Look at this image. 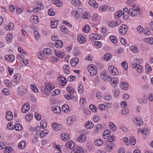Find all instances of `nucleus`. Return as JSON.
Returning <instances> with one entry per match:
<instances>
[{"label": "nucleus", "instance_id": "25", "mask_svg": "<svg viewBox=\"0 0 153 153\" xmlns=\"http://www.w3.org/2000/svg\"><path fill=\"white\" fill-rule=\"evenodd\" d=\"M18 51L19 52L21 53V54H19L18 55V57L19 58L21 57L22 58V57H23L22 54H24L25 55H27L26 52L24 51V50L21 47H19L18 48Z\"/></svg>", "mask_w": 153, "mask_h": 153}, {"label": "nucleus", "instance_id": "13", "mask_svg": "<svg viewBox=\"0 0 153 153\" xmlns=\"http://www.w3.org/2000/svg\"><path fill=\"white\" fill-rule=\"evenodd\" d=\"M118 83V79L116 77L112 78L111 79V84L113 87H115Z\"/></svg>", "mask_w": 153, "mask_h": 153}, {"label": "nucleus", "instance_id": "46", "mask_svg": "<svg viewBox=\"0 0 153 153\" xmlns=\"http://www.w3.org/2000/svg\"><path fill=\"white\" fill-rule=\"evenodd\" d=\"M12 150L13 148L11 147L7 146L5 148L4 153H10L12 151Z\"/></svg>", "mask_w": 153, "mask_h": 153}, {"label": "nucleus", "instance_id": "6", "mask_svg": "<svg viewBox=\"0 0 153 153\" xmlns=\"http://www.w3.org/2000/svg\"><path fill=\"white\" fill-rule=\"evenodd\" d=\"M82 12V10L81 8H77L73 10L72 12V14L75 17H78L79 16L81 13Z\"/></svg>", "mask_w": 153, "mask_h": 153}, {"label": "nucleus", "instance_id": "44", "mask_svg": "<svg viewBox=\"0 0 153 153\" xmlns=\"http://www.w3.org/2000/svg\"><path fill=\"white\" fill-rule=\"evenodd\" d=\"M100 16L98 14H94L92 17V19L93 21H95L97 20H99Z\"/></svg>", "mask_w": 153, "mask_h": 153}, {"label": "nucleus", "instance_id": "28", "mask_svg": "<svg viewBox=\"0 0 153 153\" xmlns=\"http://www.w3.org/2000/svg\"><path fill=\"white\" fill-rule=\"evenodd\" d=\"M58 21L57 20H53L51 21V26L52 28H56L58 25Z\"/></svg>", "mask_w": 153, "mask_h": 153}, {"label": "nucleus", "instance_id": "5", "mask_svg": "<svg viewBox=\"0 0 153 153\" xmlns=\"http://www.w3.org/2000/svg\"><path fill=\"white\" fill-rule=\"evenodd\" d=\"M128 29V27L127 25L125 24H123L120 26L119 32L120 34L124 35L127 32Z\"/></svg>", "mask_w": 153, "mask_h": 153}, {"label": "nucleus", "instance_id": "12", "mask_svg": "<svg viewBox=\"0 0 153 153\" xmlns=\"http://www.w3.org/2000/svg\"><path fill=\"white\" fill-rule=\"evenodd\" d=\"M51 110L55 114H59L61 111V108L58 106H54L51 107Z\"/></svg>", "mask_w": 153, "mask_h": 153}, {"label": "nucleus", "instance_id": "20", "mask_svg": "<svg viewBox=\"0 0 153 153\" xmlns=\"http://www.w3.org/2000/svg\"><path fill=\"white\" fill-rule=\"evenodd\" d=\"M79 60L77 58L71 59L70 61V64L72 66L75 67L79 62Z\"/></svg>", "mask_w": 153, "mask_h": 153}, {"label": "nucleus", "instance_id": "42", "mask_svg": "<svg viewBox=\"0 0 153 153\" xmlns=\"http://www.w3.org/2000/svg\"><path fill=\"white\" fill-rule=\"evenodd\" d=\"M109 39L114 44H116L117 42V39L116 37L114 36H111L109 37Z\"/></svg>", "mask_w": 153, "mask_h": 153}, {"label": "nucleus", "instance_id": "26", "mask_svg": "<svg viewBox=\"0 0 153 153\" xmlns=\"http://www.w3.org/2000/svg\"><path fill=\"white\" fill-rule=\"evenodd\" d=\"M72 4L74 6L79 7L81 5V1L80 0H71Z\"/></svg>", "mask_w": 153, "mask_h": 153}, {"label": "nucleus", "instance_id": "36", "mask_svg": "<svg viewBox=\"0 0 153 153\" xmlns=\"http://www.w3.org/2000/svg\"><path fill=\"white\" fill-rule=\"evenodd\" d=\"M114 146V144H108L107 146H106V148L107 150V151L108 152L111 151Z\"/></svg>", "mask_w": 153, "mask_h": 153}, {"label": "nucleus", "instance_id": "14", "mask_svg": "<svg viewBox=\"0 0 153 153\" xmlns=\"http://www.w3.org/2000/svg\"><path fill=\"white\" fill-rule=\"evenodd\" d=\"M52 127L54 130L56 131H59L62 128L61 125L56 123H52Z\"/></svg>", "mask_w": 153, "mask_h": 153}, {"label": "nucleus", "instance_id": "10", "mask_svg": "<svg viewBox=\"0 0 153 153\" xmlns=\"http://www.w3.org/2000/svg\"><path fill=\"white\" fill-rule=\"evenodd\" d=\"M100 78L104 81H108L110 78V76L108 75L105 71H102L100 75Z\"/></svg>", "mask_w": 153, "mask_h": 153}, {"label": "nucleus", "instance_id": "47", "mask_svg": "<svg viewBox=\"0 0 153 153\" xmlns=\"http://www.w3.org/2000/svg\"><path fill=\"white\" fill-rule=\"evenodd\" d=\"M110 134L109 131L108 130H106L103 133V137L105 139L107 138Z\"/></svg>", "mask_w": 153, "mask_h": 153}, {"label": "nucleus", "instance_id": "4", "mask_svg": "<svg viewBox=\"0 0 153 153\" xmlns=\"http://www.w3.org/2000/svg\"><path fill=\"white\" fill-rule=\"evenodd\" d=\"M21 77V75L19 74H17L14 75L13 79L12 81V83L14 84V85H16L18 84Z\"/></svg>", "mask_w": 153, "mask_h": 153}, {"label": "nucleus", "instance_id": "64", "mask_svg": "<svg viewBox=\"0 0 153 153\" xmlns=\"http://www.w3.org/2000/svg\"><path fill=\"white\" fill-rule=\"evenodd\" d=\"M130 49L133 52L136 53L137 52L138 50L137 47L134 46H132L130 47Z\"/></svg>", "mask_w": 153, "mask_h": 153}, {"label": "nucleus", "instance_id": "31", "mask_svg": "<svg viewBox=\"0 0 153 153\" xmlns=\"http://www.w3.org/2000/svg\"><path fill=\"white\" fill-rule=\"evenodd\" d=\"M66 90L70 94H73L75 92L74 89L70 85L68 86L66 88Z\"/></svg>", "mask_w": 153, "mask_h": 153}, {"label": "nucleus", "instance_id": "59", "mask_svg": "<svg viewBox=\"0 0 153 153\" xmlns=\"http://www.w3.org/2000/svg\"><path fill=\"white\" fill-rule=\"evenodd\" d=\"M145 68L146 72L148 74L150 73L152 70L151 67L149 65H148L145 66Z\"/></svg>", "mask_w": 153, "mask_h": 153}, {"label": "nucleus", "instance_id": "35", "mask_svg": "<svg viewBox=\"0 0 153 153\" xmlns=\"http://www.w3.org/2000/svg\"><path fill=\"white\" fill-rule=\"evenodd\" d=\"M143 40L144 42L150 45H152L153 44V38L150 37L148 38H145L143 39Z\"/></svg>", "mask_w": 153, "mask_h": 153}, {"label": "nucleus", "instance_id": "63", "mask_svg": "<svg viewBox=\"0 0 153 153\" xmlns=\"http://www.w3.org/2000/svg\"><path fill=\"white\" fill-rule=\"evenodd\" d=\"M40 125L42 128H45L47 127V124L45 121L42 120L40 123Z\"/></svg>", "mask_w": 153, "mask_h": 153}, {"label": "nucleus", "instance_id": "37", "mask_svg": "<svg viewBox=\"0 0 153 153\" xmlns=\"http://www.w3.org/2000/svg\"><path fill=\"white\" fill-rule=\"evenodd\" d=\"M14 28V25L13 23L12 22L9 23L8 25L6 27V29L7 30L11 31Z\"/></svg>", "mask_w": 153, "mask_h": 153}, {"label": "nucleus", "instance_id": "58", "mask_svg": "<svg viewBox=\"0 0 153 153\" xmlns=\"http://www.w3.org/2000/svg\"><path fill=\"white\" fill-rule=\"evenodd\" d=\"M103 127L101 124H97L95 128V131H99L100 129H102Z\"/></svg>", "mask_w": 153, "mask_h": 153}, {"label": "nucleus", "instance_id": "18", "mask_svg": "<svg viewBox=\"0 0 153 153\" xmlns=\"http://www.w3.org/2000/svg\"><path fill=\"white\" fill-rule=\"evenodd\" d=\"M77 39L79 42L83 43L85 41L86 38L85 35H79L78 36Z\"/></svg>", "mask_w": 153, "mask_h": 153}, {"label": "nucleus", "instance_id": "48", "mask_svg": "<svg viewBox=\"0 0 153 153\" xmlns=\"http://www.w3.org/2000/svg\"><path fill=\"white\" fill-rule=\"evenodd\" d=\"M33 117V115L31 114H28L25 117V119L28 122H30Z\"/></svg>", "mask_w": 153, "mask_h": 153}, {"label": "nucleus", "instance_id": "17", "mask_svg": "<svg viewBox=\"0 0 153 153\" xmlns=\"http://www.w3.org/2000/svg\"><path fill=\"white\" fill-rule=\"evenodd\" d=\"M30 21L31 22L37 24L39 22V19L37 16H31L30 18Z\"/></svg>", "mask_w": 153, "mask_h": 153}, {"label": "nucleus", "instance_id": "15", "mask_svg": "<svg viewBox=\"0 0 153 153\" xmlns=\"http://www.w3.org/2000/svg\"><path fill=\"white\" fill-rule=\"evenodd\" d=\"M84 150L79 147H76L75 149L72 150L71 153H84Z\"/></svg>", "mask_w": 153, "mask_h": 153}, {"label": "nucleus", "instance_id": "53", "mask_svg": "<svg viewBox=\"0 0 153 153\" xmlns=\"http://www.w3.org/2000/svg\"><path fill=\"white\" fill-rule=\"evenodd\" d=\"M43 53H44L45 54H46L47 55H49L51 53V50L49 48H45L43 50Z\"/></svg>", "mask_w": 153, "mask_h": 153}, {"label": "nucleus", "instance_id": "52", "mask_svg": "<svg viewBox=\"0 0 153 153\" xmlns=\"http://www.w3.org/2000/svg\"><path fill=\"white\" fill-rule=\"evenodd\" d=\"M109 126L110 128L113 131H114L116 129V126L113 123H109Z\"/></svg>", "mask_w": 153, "mask_h": 153}, {"label": "nucleus", "instance_id": "43", "mask_svg": "<svg viewBox=\"0 0 153 153\" xmlns=\"http://www.w3.org/2000/svg\"><path fill=\"white\" fill-rule=\"evenodd\" d=\"M104 99L107 101H111L112 100V96L109 94H106L104 96Z\"/></svg>", "mask_w": 153, "mask_h": 153}, {"label": "nucleus", "instance_id": "9", "mask_svg": "<svg viewBox=\"0 0 153 153\" xmlns=\"http://www.w3.org/2000/svg\"><path fill=\"white\" fill-rule=\"evenodd\" d=\"M59 84L62 86L65 85L67 83L66 78L61 76H59L58 78Z\"/></svg>", "mask_w": 153, "mask_h": 153}, {"label": "nucleus", "instance_id": "61", "mask_svg": "<svg viewBox=\"0 0 153 153\" xmlns=\"http://www.w3.org/2000/svg\"><path fill=\"white\" fill-rule=\"evenodd\" d=\"M2 92L5 95H8L9 94L10 91L8 89L4 88L2 90Z\"/></svg>", "mask_w": 153, "mask_h": 153}, {"label": "nucleus", "instance_id": "57", "mask_svg": "<svg viewBox=\"0 0 153 153\" xmlns=\"http://www.w3.org/2000/svg\"><path fill=\"white\" fill-rule=\"evenodd\" d=\"M83 87L82 85H79L78 87V91L79 94H81L83 92Z\"/></svg>", "mask_w": 153, "mask_h": 153}, {"label": "nucleus", "instance_id": "29", "mask_svg": "<svg viewBox=\"0 0 153 153\" xmlns=\"http://www.w3.org/2000/svg\"><path fill=\"white\" fill-rule=\"evenodd\" d=\"M94 125L92 122L88 121L85 124V127L87 129L92 128L94 127Z\"/></svg>", "mask_w": 153, "mask_h": 153}, {"label": "nucleus", "instance_id": "34", "mask_svg": "<svg viewBox=\"0 0 153 153\" xmlns=\"http://www.w3.org/2000/svg\"><path fill=\"white\" fill-rule=\"evenodd\" d=\"M75 120V117L74 116L69 117L67 120V123L69 124H71L74 122Z\"/></svg>", "mask_w": 153, "mask_h": 153}, {"label": "nucleus", "instance_id": "2", "mask_svg": "<svg viewBox=\"0 0 153 153\" xmlns=\"http://www.w3.org/2000/svg\"><path fill=\"white\" fill-rule=\"evenodd\" d=\"M88 68L89 73L92 75H95L97 73V69L94 65H90L88 66Z\"/></svg>", "mask_w": 153, "mask_h": 153}, {"label": "nucleus", "instance_id": "45", "mask_svg": "<svg viewBox=\"0 0 153 153\" xmlns=\"http://www.w3.org/2000/svg\"><path fill=\"white\" fill-rule=\"evenodd\" d=\"M111 55L110 53H106L104 55V59L107 61L109 60L111 58Z\"/></svg>", "mask_w": 153, "mask_h": 153}, {"label": "nucleus", "instance_id": "8", "mask_svg": "<svg viewBox=\"0 0 153 153\" xmlns=\"http://www.w3.org/2000/svg\"><path fill=\"white\" fill-rule=\"evenodd\" d=\"M54 88V87L50 83H45V91L46 93H48L52 90Z\"/></svg>", "mask_w": 153, "mask_h": 153}, {"label": "nucleus", "instance_id": "40", "mask_svg": "<svg viewBox=\"0 0 153 153\" xmlns=\"http://www.w3.org/2000/svg\"><path fill=\"white\" fill-rule=\"evenodd\" d=\"M91 16L89 13L87 12H85L82 14V18L84 19H88Z\"/></svg>", "mask_w": 153, "mask_h": 153}, {"label": "nucleus", "instance_id": "54", "mask_svg": "<svg viewBox=\"0 0 153 153\" xmlns=\"http://www.w3.org/2000/svg\"><path fill=\"white\" fill-rule=\"evenodd\" d=\"M128 63L126 61H124L121 63V65L125 70H127L128 69Z\"/></svg>", "mask_w": 153, "mask_h": 153}, {"label": "nucleus", "instance_id": "7", "mask_svg": "<svg viewBox=\"0 0 153 153\" xmlns=\"http://www.w3.org/2000/svg\"><path fill=\"white\" fill-rule=\"evenodd\" d=\"M150 132V129L149 128H146L142 129L139 130L138 131L137 133H139L140 132L142 134H143L146 136H148L149 135Z\"/></svg>", "mask_w": 153, "mask_h": 153}, {"label": "nucleus", "instance_id": "30", "mask_svg": "<svg viewBox=\"0 0 153 153\" xmlns=\"http://www.w3.org/2000/svg\"><path fill=\"white\" fill-rule=\"evenodd\" d=\"M62 111L66 113H68L69 111V106L67 105H64L62 107Z\"/></svg>", "mask_w": 153, "mask_h": 153}, {"label": "nucleus", "instance_id": "32", "mask_svg": "<svg viewBox=\"0 0 153 153\" xmlns=\"http://www.w3.org/2000/svg\"><path fill=\"white\" fill-rule=\"evenodd\" d=\"M86 137L84 134H82L78 138V140L79 142L83 143L86 140Z\"/></svg>", "mask_w": 153, "mask_h": 153}, {"label": "nucleus", "instance_id": "1", "mask_svg": "<svg viewBox=\"0 0 153 153\" xmlns=\"http://www.w3.org/2000/svg\"><path fill=\"white\" fill-rule=\"evenodd\" d=\"M132 8L129 9L128 10L129 14L132 17L137 16V14L140 13V9L137 6L133 5Z\"/></svg>", "mask_w": 153, "mask_h": 153}, {"label": "nucleus", "instance_id": "49", "mask_svg": "<svg viewBox=\"0 0 153 153\" xmlns=\"http://www.w3.org/2000/svg\"><path fill=\"white\" fill-rule=\"evenodd\" d=\"M60 29L61 31L65 34H68L69 33L68 30L67 28L64 26H62Z\"/></svg>", "mask_w": 153, "mask_h": 153}, {"label": "nucleus", "instance_id": "23", "mask_svg": "<svg viewBox=\"0 0 153 153\" xmlns=\"http://www.w3.org/2000/svg\"><path fill=\"white\" fill-rule=\"evenodd\" d=\"M89 4L94 8H97L98 7V4L94 0H90L89 1Z\"/></svg>", "mask_w": 153, "mask_h": 153}, {"label": "nucleus", "instance_id": "60", "mask_svg": "<svg viewBox=\"0 0 153 153\" xmlns=\"http://www.w3.org/2000/svg\"><path fill=\"white\" fill-rule=\"evenodd\" d=\"M115 136L114 135H113L107 138L108 142L109 143L113 142L115 140Z\"/></svg>", "mask_w": 153, "mask_h": 153}, {"label": "nucleus", "instance_id": "41", "mask_svg": "<svg viewBox=\"0 0 153 153\" xmlns=\"http://www.w3.org/2000/svg\"><path fill=\"white\" fill-rule=\"evenodd\" d=\"M49 132L48 130L47 129H45L43 131H42L40 132V135L41 137H44L46 134H48Z\"/></svg>", "mask_w": 153, "mask_h": 153}, {"label": "nucleus", "instance_id": "3", "mask_svg": "<svg viewBox=\"0 0 153 153\" xmlns=\"http://www.w3.org/2000/svg\"><path fill=\"white\" fill-rule=\"evenodd\" d=\"M109 73L113 75H116L118 73L117 69L113 65L110 66L108 68Z\"/></svg>", "mask_w": 153, "mask_h": 153}, {"label": "nucleus", "instance_id": "56", "mask_svg": "<svg viewBox=\"0 0 153 153\" xmlns=\"http://www.w3.org/2000/svg\"><path fill=\"white\" fill-rule=\"evenodd\" d=\"M90 29V26L88 25H87L83 28L82 31L84 33H87L89 31Z\"/></svg>", "mask_w": 153, "mask_h": 153}, {"label": "nucleus", "instance_id": "55", "mask_svg": "<svg viewBox=\"0 0 153 153\" xmlns=\"http://www.w3.org/2000/svg\"><path fill=\"white\" fill-rule=\"evenodd\" d=\"M64 53L63 52H57L56 53V56L58 58H62L64 55Z\"/></svg>", "mask_w": 153, "mask_h": 153}, {"label": "nucleus", "instance_id": "11", "mask_svg": "<svg viewBox=\"0 0 153 153\" xmlns=\"http://www.w3.org/2000/svg\"><path fill=\"white\" fill-rule=\"evenodd\" d=\"M18 94L20 96H22L26 93L27 90L23 86H21L18 88Z\"/></svg>", "mask_w": 153, "mask_h": 153}, {"label": "nucleus", "instance_id": "33", "mask_svg": "<svg viewBox=\"0 0 153 153\" xmlns=\"http://www.w3.org/2000/svg\"><path fill=\"white\" fill-rule=\"evenodd\" d=\"M108 8V7L105 5L100 6L99 8V10L100 12H104L106 11Z\"/></svg>", "mask_w": 153, "mask_h": 153}, {"label": "nucleus", "instance_id": "62", "mask_svg": "<svg viewBox=\"0 0 153 153\" xmlns=\"http://www.w3.org/2000/svg\"><path fill=\"white\" fill-rule=\"evenodd\" d=\"M136 119L137 121V123H136L137 124H138L139 126H141L143 124V121L141 120L140 118L137 117L136 118Z\"/></svg>", "mask_w": 153, "mask_h": 153}, {"label": "nucleus", "instance_id": "19", "mask_svg": "<svg viewBox=\"0 0 153 153\" xmlns=\"http://www.w3.org/2000/svg\"><path fill=\"white\" fill-rule=\"evenodd\" d=\"M30 109V106L29 104L26 103L23 105L22 108V111L23 113H26Z\"/></svg>", "mask_w": 153, "mask_h": 153}, {"label": "nucleus", "instance_id": "22", "mask_svg": "<svg viewBox=\"0 0 153 153\" xmlns=\"http://www.w3.org/2000/svg\"><path fill=\"white\" fill-rule=\"evenodd\" d=\"M120 88L123 90H126L128 87V84L125 82H122L120 85Z\"/></svg>", "mask_w": 153, "mask_h": 153}, {"label": "nucleus", "instance_id": "16", "mask_svg": "<svg viewBox=\"0 0 153 153\" xmlns=\"http://www.w3.org/2000/svg\"><path fill=\"white\" fill-rule=\"evenodd\" d=\"M15 57L13 54L5 55L4 59L5 60L10 62H13L15 59Z\"/></svg>", "mask_w": 153, "mask_h": 153}, {"label": "nucleus", "instance_id": "51", "mask_svg": "<svg viewBox=\"0 0 153 153\" xmlns=\"http://www.w3.org/2000/svg\"><path fill=\"white\" fill-rule=\"evenodd\" d=\"M61 146L60 145H55L54 144L53 147L56 150L58 151L57 153H62V150L60 149Z\"/></svg>", "mask_w": 153, "mask_h": 153}, {"label": "nucleus", "instance_id": "50", "mask_svg": "<svg viewBox=\"0 0 153 153\" xmlns=\"http://www.w3.org/2000/svg\"><path fill=\"white\" fill-rule=\"evenodd\" d=\"M15 129L16 131H19L22 130V126L19 124H15L14 126Z\"/></svg>", "mask_w": 153, "mask_h": 153}, {"label": "nucleus", "instance_id": "38", "mask_svg": "<svg viewBox=\"0 0 153 153\" xmlns=\"http://www.w3.org/2000/svg\"><path fill=\"white\" fill-rule=\"evenodd\" d=\"M52 2L58 7H60L62 5V2L59 0H53L52 1Z\"/></svg>", "mask_w": 153, "mask_h": 153}, {"label": "nucleus", "instance_id": "27", "mask_svg": "<svg viewBox=\"0 0 153 153\" xmlns=\"http://www.w3.org/2000/svg\"><path fill=\"white\" fill-rule=\"evenodd\" d=\"M55 45L57 48H60L63 46V42L61 40H57L55 43Z\"/></svg>", "mask_w": 153, "mask_h": 153}, {"label": "nucleus", "instance_id": "24", "mask_svg": "<svg viewBox=\"0 0 153 153\" xmlns=\"http://www.w3.org/2000/svg\"><path fill=\"white\" fill-rule=\"evenodd\" d=\"M6 117L9 120H11L13 118V116L12 113L10 111H7L6 112Z\"/></svg>", "mask_w": 153, "mask_h": 153}, {"label": "nucleus", "instance_id": "21", "mask_svg": "<svg viewBox=\"0 0 153 153\" xmlns=\"http://www.w3.org/2000/svg\"><path fill=\"white\" fill-rule=\"evenodd\" d=\"M61 137L62 140L64 141L68 140L69 139V135L68 133L62 134Z\"/></svg>", "mask_w": 153, "mask_h": 153}, {"label": "nucleus", "instance_id": "39", "mask_svg": "<svg viewBox=\"0 0 153 153\" xmlns=\"http://www.w3.org/2000/svg\"><path fill=\"white\" fill-rule=\"evenodd\" d=\"M13 38V36L11 33H8L7 35L5 40L7 42H10Z\"/></svg>", "mask_w": 153, "mask_h": 153}]
</instances>
